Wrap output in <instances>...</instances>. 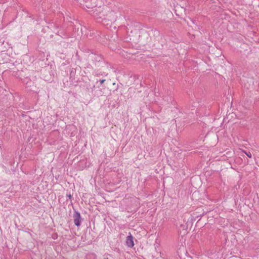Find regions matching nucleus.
<instances>
[{"label":"nucleus","mask_w":259,"mask_h":259,"mask_svg":"<svg viewBox=\"0 0 259 259\" xmlns=\"http://www.w3.org/2000/svg\"><path fill=\"white\" fill-rule=\"evenodd\" d=\"M90 57L94 60L95 62H100L101 61L103 58L101 56H99L97 55H90Z\"/></svg>","instance_id":"8"},{"label":"nucleus","mask_w":259,"mask_h":259,"mask_svg":"<svg viewBox=\"0 0 259 259\" xmlns=\"http://www.w3.org/2000/svg\"><path fill=\"white\" fill-rule=\"evenodd\" d=\"M74 225L77 227H79L81 225L82 219L80 213L76 210H74L73 214Z\"/></svg>","instance_id":"6"},{"label":"nucleus","mask_w":259,"mask_h":259,"mask_svg":"<svg viewBox=\"0 0 259 259\" xmlns=\"http://www.w3.org/2000/svg\"><path fill=\"white\" fill-rule=\"evenodd\" d=\"M66 197H68L69 199H71L72 196L71 194H68L66 195Z\"/></svg>","instance_id":"16"},{"label":"nucleus","mask_w":259,"mask_h":259,"mask_svg":"<svg viewBox=\"0 0 259 259\" xmlns=\"http://www.w3.org/2000/svg\"><path fill=\"white\" fill-rule=\"evenodd\" d=\"M86 87V88L88 90V91H90V90H91L92 91H93L94 90V89L95 88V85H91L90 83V82H86L85 83V85Z\"/></svg>","instance_id":"9"},{"label":"nucleus","mask_w":259,"mask_h":259,"mask_svg":"<svg viewBox=\"0 0 259 259\" xmlns=\"http://www.w3.org/2000/svg\"><path fill=\"white\" fill-rule=\"evenodd\" d=\"M21 71H16V72H13V74L14 76H15V77H17V78H19L20 79H21V80H22V78L21 77Z\"/></svg>","instance_id":"10"},{"label":"nucleus","mask_w":259,"mask_h":259,"mask_svg":"<svg viewBox=\"0 0 259 259\" xmlns=\"http://www.w3.org/2000/svg\"><path fill=\"white\" fill-rule=\"evenodd\" d=\"M48 27L62 38H67L69 36V35L64 31L63 28H62L58 23L53 22L49 23Z\"/></svg>","instance_id":"3"},{"label":"nucleus","mask_w":259,"mask_h":259,"mask_svg":"<svg viewBox=\"0 0 259 259\" xmlns=\"http://www.w3.org/2000/svg\"><path fill=\"white\" fill-rule=\"evenodd\" d=\"M245 153L246 154V155L249 157V158H251L252 157V155L251 154V153L250 152L247 153V152H245Z\"/></svg>","instance_id":"13"},{"label":"nucleus","mask_w":259,"mask_h":259,"mask_svg":"<svg viewBox=\"0 0 259 259\" xmlns=\"http://www.w3.org/2000/svg\"><path fill=\"white\" fill-rule=\"evenodd\" d=\"M90 36H92V33H90Z\"/></svg>","instance_id":"18"},{"label":"nucleus","mask_w":259,"mask_h":259,"mask_svg":"<svg viewBox=\"0 0 259 259\" xmlns=\"http://www.w3.org/2000/svg\"><path fill=\"white\" fill-rule=\"evenodd\" d=\"M187 109H188L187 107H186V106H185V107L182 108V110L183 111V112L184 113H187Z\"/></svg>","instance_id":"12"},{"label":"nucleus","mask_w":259,"mask_h":259,"mask_svg":"<svg viewBox=\"0 0 259 259\" xmlns=\"http://www.w3.org/2000/svg\"><path fill=\"white\" fill-rule=\"evenodd\" d=\"M117 18L116 13L109 9V11L106 13L105 16L103 17V22H101L103 25L105 26L110 25L114 22Z\"/></svg>","instance_id":"4"},{"label":"nucleus","mask_w":259,"mask_h":259,"mask_svg":"<svg viewBox=\"0 0 259 259\" xmlns=\"http://www.w3.org/2000/svg\"><path fill=\"white\" fill-rule=\"evenodd\" d=\"M139 24L137 22H131L130 24H127L126 26V31L127 32V34L130 37V39H132V37H133L132 34L133 33H137L138 32V27Z\"/></svg>","instance_id":"5"},{"label":"nucleus","mask_w":259,"mask_h":259,"mask_svg":"<svg viewBox=\"0 0 259 259\" xmlns=\"http://www.w3.org/2000/svg\"><path fill=\"white\" fill-rule=\"evenodd\" d=\"M96 75L97 76H99V75H106V74H105V72H103V73H98V72H97V73L96 74Z\"/></svg>","instance_id":"15"},{"label":"nucleus","mask_w":259,"mask_h":259,"mask_svg":"<svg viewBox=\"0 0 259 259\" xmlns=\"http://www.w3.org/2000/svg\"><path fill=\"white\" fill-rule=\"evenodd\" d=\"M106 80L105 79H100L99 80L101 84H102Z\"/></svg>","instance_id":"14"},{"label":"nucleus","mask_w":259,"mask_h":259,"mask_svg":"<svg viewBox=\"0 0 259 259\" xmlns=\"http://www.w3.org/2000/svg\"><path fill=\"white\" fill-rule=\"evenodd\" d=\"M108 255H109V254H107L106 255H105L104 256V258H103V259H109V258H108V256H107Z\"/></svg>","instance_id":"17"},{"label":"nucleus","mask_w":259,"mask_h":259,"mask_svg":"<svg viewBox=\"0 0 259 259\" xmlns=\"http://www.w3.org/2000/svg\"><path fill=\"white\" fill-rule=\"evenodd\" d=\"M181 227L182 228L183 230H187L188 228V226L185 225H181Z\"/></svg>","instance_id":"11"},{"label":"nucleus","mask_w":259,"mask_h":259,"mask_svg":"<svg viewBox=\"0 0 259 259\" xmlns=\"http://www.w3.org/2000/svg\"><path fill=\"white\" fill-rule=\"evenodd\" d=\"M106 5L99 6L91 10L88 9L87 10L91 12V14L98 22L100 23L103 22V17L109 10V8L107 7Z\"/></svg>","instance_id":"2"},{"label":"nucleus","mask_w":259,"mask_h":259,"mask_svg":"<svg viewBox=\"0 0 259 259\" xmlns=\"http://www.w3.org/2000/svg\"><path fill=\"white\" fill-rule=\"evenodd\" d=\"M84 8L92 10L99 6L109 5L112 0H77Z\"/></svg>","instance_id":"1"},{"label":"nucleus","mask_w":259,"mask_h":259,"mask_svg":"<svg viewBox=\"0 0 259 259\" xmlns=\"http://www.w3.org/2000/svg\"><path fill=\"white\" fill-rule=\"evenodd\" d=\"M133 239L134 237L130 232L129 235L127 236L126 239V244L128 247L132 248L134 246Z\"/></svg>","instance_id":"7"}]
</instances>
